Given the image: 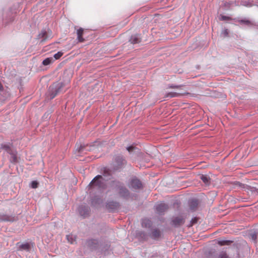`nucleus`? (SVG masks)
<instances>
[{
    "label": "nucleus",
    "mask_w": 258,
    "mask_h": 258,
    "mask_svg": "<svg viewBox=\"0 0 258 258\" xmlns=\"http://www.w3.org/2000/svg\"><path fill=\"white\" fill-rule=\"evenodd\" d=\"M169 88L172 89H176L177 90V91L175 92H171L167 93L165 95V97L168 98H172V97H178L180 95H183L186 94H188L186 92V91L183 88V86H175V85H170L169 86Z\"/></svg>",
    "instance_id": "obj_1"
},
{
    "label": "nucleus",
    "mask_w": 258,
    "mask_h": 258,
    "mask_svg": "<svg viewBox=\"0 0 258 258\" xmlns=\"http://www.w3.org/2000/svg\"><path fill=\"white\" fill-rule=\"evenodd\" d=\"M89 186L91 187H97L99 188H104L105 187L104 179L101 175H98L92 180Z\"/></svg>",
    "instance_id": "obj_2"
},
{
    "label": "nucleus",
    "mask_w": 258,
    "mask_h": 258,
    "mask_svg": "<svg viewBox=\"0 0 258 258\" xmlns=\"http://www.w3.org/2000/svg\"><path fill=\"white\" fill-rule=\"evenodd\" d=\"M62 87V85L59 83H54L49 87V90L51 92L50 98L53 99L59 92L60 88Z\"/></svg>",
    "instance_id": "obj_3"
},
{
    "label": "nucleus",
    "mask_w": 258,
    "mask_h": 258,
    "mask_svg": "<svg viewBox=\"0 0 258 258\" xmlns=\"http://www.w3.org/2000/svg\"><path fill=\"white\" fill-rule=\"evenodd\" d=\"M130 186L134 189H140L142 187V183L139 179L134 178L131 181Z\"/></svg>",
    "instance_id": "obj_4"
},
{
    "label": "nucleus",
    "mask_w": 258,
    "mask_h": 258,
    "mask_svg": "<svg viewBox=\"0 0 258 258\" xmlns=\"http://www.w3.org/2000/svg\"><path fill=\"white\" fill-rule=\"evenodd\" d=\"M168 208L167 205L164 203H161L156 206V211L159 213L165 212Z\"/></svg>",
    "instance_id": "obj_5"
},
{
    "label": "nucleus",
    "mask_w": 258,
    "mask_h": 258,
    "mask_svg": "<svg viewBox=\"0 0 258 258\" xmlns=\"http://www.w3.org/2000/svg\"><path fill=\"white\" fill-rule=\"evenodd\" d=\"M84 32V29L82 28H80L77 30V40L80 43L84 42L85 41V39L83 37Z\"/></svg>",
    "instance_id": "obj_6"
},
{
    "label": "nucleus",
    "mask_w": 258,
    "mask_h": 258,
    "mask_svg": "<svg viewBox=\"0 0 258 258\" xmlns=\"http://www.w3.org/2000/svg\"><path fill=\"white\" fill-rule=\"evenodd\" d=\"M0 220L2 221L14 222L16 220V218L13 215H4L1 216Z\"/></svg>",
    "instance_id": "obj_7"
},
{
    "label": "nucleus",
    "mask_w": 258,
    "mask_h": 258,
    "mask_svg": "<svg viewBox=\"0 0 258 258\" xmlns=\"http://www.w3.org/2000/svg\"><path fill=\"white\" fill-rule=\"evenodd\" d=\"M12 144L9 143L7 144H2L1 145V148L5 150L9 154L11 153L14 150L12 149Z\"/></svg>",
    "instance_id": "obj_8"
},
{
    "label": "nucleus",
    "mask_w": 258,
    "mask_h": 258,
    "mask_svg": "<svg viewBox=\"0 0 258 258\" xmlns=\"http://www.w3.org/2000/svg\"><path fill=\"white\" fill-rule=\"evenodd\" d=\"M172 224L175 226H180L183 223V219L180 217L174 218L172 220Z\"/></svg>",
    "instance_id": "obj_9"
},
{
    "label": "nucleus",
    "mask_w": 258,
    "mask_h": 258,
    "mask_svg": "<svg viewBox=\"0 0 258 258\" xmlns=\"http://www.w3.org/2000/svg\"><path fill=\"white\" fill-rule=\"evenodd\" d=\"M130 42L133 44H137L141 41V38L139 35H132L130 40Z\"/></svg>",
    "instance_id": "obj_10"
},
{
    "label": "nucleus",
    "mask_w": 258,
    "mask_h": 258,
    "mask_svg": "<svg viewBox=\"0 0 258 258\" xmlns=\"http://www.w3.org/2000/svg\"><path fill=\"white\" fill-rule=\"evenodd\" d=\"M11 155L10 161L13 163H16L18 162L17 157V152L16 151H13L10 153Z\"/></svg>",
    "instance_id": "obj_11"
},
{
    "label": "nucleus",
    "mask_w": 258,
    "mask_h": 258,
    "mask_svg": "<svg viewBox=\"0 0 258 258\" xmlns=\"http://www.w3.org/2000/svg\"><path fill=\"white\" fill-rule=\"evenodd\" d=\"M119 194L122 197H126L129 195V191L126 188L121 187L119 190Z\"/></svg>",
    "instance_id": "obj_12"
},
{
    "label": "nucleus",
    "mask_w": 258,
    "mask_h": 258,
    "mask_svg": "<svg viewBox=\"0 0 258 258\" xmlns=\"http://www.w3.org/2000/svg\"><path fill=\"white\" fill-rule=\"evenodd\" d=\"M198 205V202L196 200H193L191 201L189 203V207L190 209L192 210H195Z\"/></svg>",
    "instance_id": "obj_13"
},
{
    "label": "nucleus",
    "mask_w": 258,
    "mask_h": 258,
    "mask_svg": "<svg viewBox=\"0 0 258 258\" xmlns=\"http://www.w3.org/2000/svg\"><path fill=\"white\" fill-rule=\"evenodd\" d=\"M20 249L28 251L30 248V245L29 243H23L19 246Z\"/></svg>",
    "instance_id": "obj_14"
},
{
    "label": "nucleus",
    "mask_w": 258,
    "mask_h": 258,
    "mask_svg": "<svg viewBox=\"0 0 258 258\" xmlns=\"http://www.w3.org/2000/svg\"><path fill=\"white\" fill-rule=\"evenodd\" d=\"M118 206V204L116 202H109L107 204V207L108 208H109V209H114L115 208H116Z\"/></svg>",
    "instance_id": "obj_15"
},
{
    "label": "nucleus",
    "mask_w": 258,
    "mask_h": 258,
    "mask_svg": "<svg viewBox=\"0 0 258 258\" xmlns=\"http://www.w3.org/2000/svg\"><path fill=\"white\" fill-rule=\"evenodd\" d=\"M232 242V241L227 240H218V244L220 245H230Z\"/></svg>",
    "instance_id": "obj_16"
},
{
    "label": "nucleus",
    "mask_w": 258,
    "mask_h": 258,
    "mask_svg": "<svg viewBox=\"0 0 258 258\" xmlns=\"http://www.w3.org/2000/svg\"><path fill=\"white\" fill-rule=\"evenodd\" d=\"M142 226L145 227H150L151 226V222L149 219H144L142 223Z\"/></svg>",
    "instance_id": "obj_17"
},
{
    "label": "nucleus",
    "mask_w": 258,
    "mask_h": 258,
    "mask_svg": "<svg viewBox=\"0 0 258 258\" xmlns=\"http://www.w3.org/2000/svg\"><path fill=\"white\" fill-rule=\"evenodd\" d=\"M54 61V59L52 57H48L45 59L43 62L42 63L44 66L48 65L51 63H52Z\"/></svg>",
    "instance_id": "obj_18"
},
{
    "label": "nucleus",
    "mask_w": 258,
    "mask_h": 258,
    "mask_svg": "<svg viewBox=\"0 0 258 258\" xmlns=\"http://www.w3.org/2000/svg\"><path fill=\"white\" fill-rule=\"evenodd\" d=\"M200 178L205 184H208L210 183V178L207 175H202Z\"/></svg>",
    "instance_id": "obj_19"
},
{
    "label": "nucleus",
    "mask_w": 258,
    "mask_h": 258,
    "mask_svg": "<svg viewBox=\"0 0 258 258\" xmlns=\"http://www.w3.org/2000/svg\"><path fill=\"white\" fill-rule=\"evenodd\" d=\"M160 235V232L159 230L155 229L152 232V236L154 238L159 237Z\"/></svg>",
    "instance_id": "obj_20"
},
{
    "label": "nucleus",
    "mask_w": 258,
    "mask_h": 258,
    "mask_svg": "<svg viewBox=\"0 0 258 258\" xmlns=\"http://www.w3.org/2000/svg\"><path fill=\"white\" fill-rule=\"evenodd\" d=\"M219 19L221 21L232 20V18L226 16L221 15Z\"/></svg>",
    "instance_id": "obj_21"
},
{
    "label": "nucleus",
    "mask_w": 258,
    "mask_h": 258,
    "mask_svg": "<svg viewBox=\"0 0 258 258\" xmlns=\"http://www.w3.org/2000/svg\"><path fill=\"white\" fill-rule=\"evenodd\" d=\"M238 22L240 24H244L247 25H248L250 24V22L246 19L239 20H238Z\"/></svg>",
    "instance_id": "obj_22"
},
{
    "label": "nucleus",
    "mask_w": 258,
    "mask_h": 258,
    "mask_svg": "<svg viewBox=\"0 0 258 258\" xmlns=\"http://www.w3.org/2000/svg\"><path fill=\"white\" fill-rule=\"evenodd\" d=\"M62 55H63V53L61 51H59L54 55V57L55 59H58L59 58H60L61 57V56Z\"/></svg>",
    "instance_id": "obj_23"
},
{
    "label": "nucleus",
    "mask_w": 258,
    "mask_h": 258,
    "mask_svg": "<svg viewBox=\"0 0 258 258\" xmlns=\"http://www.w3.org/2000/svg\"><path fill=\"white\" fill-rule=\"evenodd\" d=\"M38 182L37 181H33L31 182V186L33 188H36L38 187Z\"/></svg>",
    "instance_id": "obj_24"
},
{
    "label": "nucleus",
    "mask_w": 258,
    "mask_h": 258,
    "mask_svg": "<svg viewBox=\"0 0 258 258\" xmlns=\"http://www.w3.org/2000/svg\"><path fill=\"white\" fill-rule=\"evenodd\" d=\"M72 235H67V239L68 241L72 244L74 243V241L72 238Z\"/></svg>",
    "instance_id": "obj_25"
},
{
    "label": "nucleus",
    "mask_w": 258,
    "mask_h": 258,
    "mask_svg": "<svg viewBox=\"0 0 258 258\" xmlns=\"http://www.w3.org/2000/svg\"><path fill=\"white\" fill-rule=\"evenodd\" d=\"M134 149V147L133 146H129L126 149L128 151V152H131L133 150V149Z\"/></svg>",
    "instance_id": "obj_26"
},
{
    "label": "nucleus",
    "mask_w": 258,
    "mask_h": 258,
    "mask_svg": "<svg viewBox=\"0 0 258 258\" xmlns=\"http://www.w3.org/2000/svg\"><path fill=\"white\" fill-rule=\"evenodd\" d=\"M225 36H227L228 35V29H225L223 32Z\"/></svg>",
    "instance_id": "obj_27"
},
{
    "label": "nucleus",
    "mask_w": 258,
    "mask_h": 258,
    "mask_svg": "<svg viewBox=\"0 0 258 258\" xmlns=\"http://www.w3.org/2000/svg\"><path fill=\"white\" fill-rule=\"evenodd\" d=\"M191 222L192 223V224L195 223L197 222V219L196 218H195L192 220Z\"/></svg>",
    "instance_id": "obj_28"
},
{
    "label": "nucleus",
    "mask_w": 258,
    "mask_h": 258,
    "mask_svg": "<svg viewBox=\"0 0 258 258\" xmlns=\"http://www.w3.org/2000/svg\"><path fill=\"white\" fill-rule=\"evenodd\" d=\"M4 89L3 86L1 83L0 82V91H3Z\"/></svg>",
    "instance_id": "obj_29"
},
{
    "label": "nucleus",
    "mask_w": 258,
    "mask_h": 258,
    "mask_svg": "<svg viewBox=\"0 0 258 258\" xmlns=\"http://www.w3.org/2000/svg\"><path fill=\"white\" fill-rule=\"evenodd\" d=\"M256 235H254V234H253V235H252V239H254V240H255V239H256Z\"/></svg>",
    "instance_id": "obj_30"
},
{
    "label": "nucleus",
    "mask_w": 258,
    "mask_h": 258,
    "mask_svg": "<svg viewBox=\"0 0 258 258\" xmlns=\"http://www.w3.org/2000/svg\"><path fill=\"white\" fill-rule=\"evenodd\" d=\"M125 163V161L124 160H122V164H124Z\"/></svg>",
    "instance_id": "obj_31"
}]
</instances>
